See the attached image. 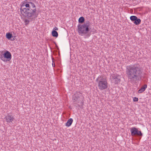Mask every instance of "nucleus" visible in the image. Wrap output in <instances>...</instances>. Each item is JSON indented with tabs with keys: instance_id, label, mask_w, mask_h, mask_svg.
<instances>
[{
	"instance_id": "nucleus-1",
	"label": "nucleus",
	"mask_w": 151,
	"mask_h": 151,
	"mask_svg": "<svg viewBox=\"0 0 151 151\" xmlns=\"http://www.w3.org/2000/svg\"><path fill=\"white\" fill-rule=\"evenodd\" d=\"M126 73L128 79L131 82L140 80L142 77L141 68L139 65L137 64L127 66Z\"/></svg>"
},
{
	"instance_id": "nucleus-2",
	"label": "nucleus",
	"mask_w": 151,
	"mask_h": 151,
	"mask_svg": "<svg viewBox=\"0 0 151 151\" xmlns=\"http://www.w3.org/2000/svg\"><path fill=\"white\" fill-rule=\"evenodd\" d=\"M20 10L22 15L29 19H33L38 15L35 5L32 2L27 1L22 4Z\"/></svg>"
},
{
	"instance_id": "nucleus-3",
	"label": "nucleus",
	"mask_w": 151,
	"mask_h": 151,
	"mask_svg": "<svg viewBox=\"0 0 151 151\" xmlns=\"http://www.w3.org/2000/svg\"><path fill=\"white\" fill-rule=\"evenodd\" d=\"M91 24V23L87 21L83 24H79L78 26V30L79 35L83 36L87 34L91 29L89 27Z\"/></svg>"
},
{
	"instance_id": "nucleus-4",
	"label": "nucleus",
	"mask_w": 151,
	"mask_h": 151,
	"mask_svg": "<svg viewBox=\"0 0 151 151\" xmlns=\"http://www.w3.org/2000/svg\"><path fill=\"white\" fill-rule=\"evenodd\" d=\"M96 81L98 84V86L100 90L106 89L108 87L106 79L103 77L99 76L96 79Z\"/></svg>"
},
{
	"instance_id": "nucleus-5",
	"label": "nucleus",
	"mask_w": 151,
	"mask_h": 151,
	"mask_svg": "<svg viewBox=\"0 0 151 151\" xmlns=\"http://www.w3.org/2000/svg\"><path fill=\"white\" fill-rule=\"evenodd\" d=\"M12 58L11 53L8 51H5L3 55H0V59L4 62L10 61Z\"/></svg>"
},
{
	"instance_id": "nucleus-6",
	"label": "nucleus",
	"mask_w": 151,
	"mask_h": 151,
	"mask_svg": "<svg viewBox=\"0 0 151 151\" xmlns=\"http://www.w3.org/2000/svg\"><path fill=\"white\" fill-rule=\"evenodd\" d=\"M111 82L116 84L120 81V78L119 75L116 74H112L111 77Z\"/></svg>"
},
{
	"instance_id": "nucleus-7",
	"label": "nucleus",
	"mask_w": 151,
	"mask_h": 151,
	"mask_svg": "<svg viewBox=\"0 0 151 151\" xmlns=\"http://www.w3.org/2000/svg\"><path fill=\"white\" fill-rule=\"evenodd\" d=\"M130 131L131 135L132 136H134L135 135L141 137L142 136V134L141 132L137 130V129L135 127L132 128L130 129Z\"/></svg>"
},
{
	"instance_id": "nucleus-8",
	"label": "nucleus",
	"mask_w": 151,
	"mask_h": 151,
	"mask_svg": "<svg viewBox=\"0 0 151 151\" xmlns=\"http://www.w3.org/2000/svg\"><path fill=\"white\" fill-rule=\"evenodd\" d=\"M5 118L6 122L12 124V122L14 121L15 120L13 116L9 114L7 115L5 117Z\"/></svg>"
},
{
	"instance_id": "nucleus-9",
	"label": "nucleus",
	"mask_w": 151,
	"mask_h": 151,
	"mask_svg": "<svg viewBox=\"0 0 151 151\" xmlns=\"http://www.w3.org/2000/svg\"><path fill=\"white\" fill-rule=\"evenodd\" d=\"M147 86L146 84H145L138 91V93H141L145 91L147 88Z\"/></svg>"
},
{
	"instance_id": "nucleus-10",
	"label": "nucleus",
	"mask_w": 151,
	"mask_h": 151,
	"mask_svg": "<svg viewBox=\"0 0 151 151\" xmlns=\"http://www.w3.org/2000/svg\"><path fill=\"white\" fill-rule=\"evenodd\" d=\"M73 121V119L72 118H70L68 119L67 122L65 124V126L68 127L70 126L71 125Z\"/></svg>"
},
{
	"instance_id": "nucleus-11",
	"label": "nucleus",
	"mask_w": 151,
	"mask_h": 151,
	"mask_svg": "<svg viewBox=\"0 0 151 151\" xmlns=\"http://www.w3.org/2000/svg\"><path fill=\"white\" fill-rule=\"evenodd\" d=\"M141 22V20L140 19L138 18L137 17V19H136L133 22V23L135 25H138Z\"/></svg>"
},
{
	"instance_id": "nucleus-12",
	"label": "nucleus",
	"mask_w": 151,
	"mask_h": 151,
	"mask_svg": "<svg viewBox=\"0 0 151 151\" xmlns=\"http://www.w3.org/2000/svg\"><path fill=\"white\" fill-rule=\"evenodd\" d=\"M52 35L53 37H57L58 36V32L55 30H53L52 32Z\"/></svg>"
},
{
	"instance_id": "nucleus-13",
	"label": "nucleus",
	"mask_w": 151,
	"mask_h": 151,
	"mask_svg": "<svg viewBox=\"0 0 151 151\" xmlns=\"http://www.w3.org/2000/svg\"><path fill=\"white\" fill-rule=\"evenodd\" d=\"M6 37L8 40H10V39L12 37V35L9 33H7L6 35Z\"/></svg>"
},
{
	"instance_id": "nucleus-14",
	"label": "nucleus",
	"mask_w": 151,
	"mask_h": 151,
	"mask_svg": "<svg viewBox=\"0 0 151 151\" xmlns=\"http://www.w3.org/2000/svg\"><path fill=\"white\" fill-rule=\"evenodd\" d=\"M84 18L83 17H81L78 19V22L80 23H83L84 22Z\"/></svg>"
},
{
	"instance_id": "nucleus-15",
	"label": "nucleus",
	"mask_w": 151,
	"mask_h": 151,
	"mask_svg": "<svg viewBox=\"0 0 151 151\" xmlns=\"http://www.w3.org/2000/svg\"><path fill=\"white\" fill-rule=\"evenodd\" d=\"M137 17L135 16H132L130 17V20L133 22L136 19H137Z\"/></svg>"
},
{
	"instance_id": "nucleus-16",
	"label": "nucleus",
	"mask_w": 151,
	"mask_h": 151,
	"mask_svg": "<svg viewBox=\"0 0 151 151\" xmlns=\"http://www.w3.org/2000/svg\"><path fill=\"white\" fill-rule=\"evenodd\" d=\"M29 20L27 19H24V22L26 24H28L29 22Z\"/></svg>"
},
{
	"instance_id": "nucleus-17",
	"label": "nucleus",
	"mask_w": 151,
	"mask_h": 151,
	"mask_svg": "<svg viewBox=\"0 0 151 151\" xmlns=\"http://www.w3.org/2000/svg\"><path fill=\"white\" fill-rule=\"evenodd\" d=\"M138 100V98L136 97H134L133 99V101H137Z\"/></svg>"
},
{
	"instance_id": "nucleus-18",
	"label": "nucleus",
	"mask_w": 151,
	"mask_h": 151,
	"mask_svg": "<svg viewBox=\"0 0 151 151\" xmlns=\"http://www.w3.org/2000/svg\"><path fill=\"white\" fill-rule=\"evenodd\" d=\"M52 66L53 67H54L55 66V64L54 63V61L53 60V58H52Z\"/></svg>"
},
{
	"instance_id": "nucleus-19",
	"label": "nucleus",
	"mask_w": 151,
	"mask_h": 151,
	"mask_svg": "<svg viewBox=\"0 0 151 151\" xmlns=\"http://www.w3.org/2000/svg\"><path fill=\"white\" fill-rule=\"evenodd\" d=\"M54 29H55V30H58V28L56 27H55L54 28Z\"/></svg>"
},
{
	"instance_id": "nucleus-20",
	"label": "nucleus",
	"mask_w": 151,
	"mask_h": 151,
	"mask_svg": "<svg viewBox=\"0 0 151 151\" xmlns=\"http://www.w3.org/2000/svg\"><path fill=\"white\" fill-rule=\"evenodd\" d=\"M77 99H78L77 98H76L74 99V100L75 101H76Z\"/></svg>"
}]
</instances>
